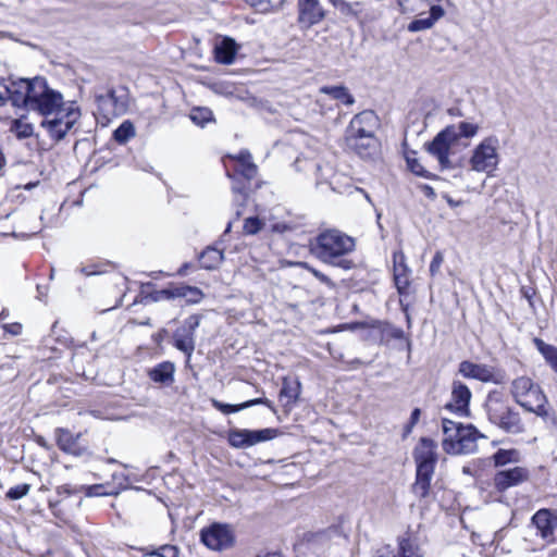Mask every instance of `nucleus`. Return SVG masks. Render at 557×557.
<instances>
[{
  "label": "nucleus",
  "mask_w": 557,
  "mask_h": 557,
  "mask_svg": "<svg viewBox=\"0 0 557 557\" xmlns=\"http://www.w3.org/2000/svg\"><path fill=\"white\" fill-rule=\"evenodd\" d=\"M355 249L356 240L354 237L337 230H329L314 238L310 250L323 263L351 270L355 268V262L348 256Z\"/></svg>",
  "instance_id": "obj_1"
},
{
  "label": "nucleus",
  "mask_w": 557,
  "mask_h": 557,
  "mask_svg": "<svg viewBox=\"0 0 557 557\" xmlns=\"http://www.w3.org/2000/svg\"><path fill=\"white\" fill-rule=\"evenodd\" d=\"M65 106H67V103L63 101L62 95L49 88L45 78H34L28 110L37 111L45 117H48Z\"/></svg>",
  "instance_id": "obj_2"
},
{
  "label": "nucleus",
  "mask_w": 557,
  "mask_h": 557,
  "mask_svg": "<svg viewBox=\"0 0 557 557\" xmlns=\"http://www.w3.org/2000/svg\"><path fill=\"white\" fill-rule=\"evenodd\" d=\"M499 139L496 136H487L476 145L469 159L470 170L478 173L492 175L499 164Z\"/></svg>",
  "instance_id": "obj_3"
},
{
  "label": "nucleus",
  "mask_w": 557,
  "mask_h": 557,
  "mask_svg": "<svg viewBox=\"0 0 557 557\" xmlns=\"http://www.w3.org/2000/svg\"><path fill=\"white\" fill-rule=\"evenodd\" d=\"M458 150L459 143L453 127H445L426 145V151L437 160L442 170L455 168L454 157Z\"/></svg>",
  "instance_id": "obj_4"
},
{
  "label": "nucleus",
  "mask_w": 557,
  "mask_h": 557,
  "mask_svg": "<svg viewBox=\"0 0 557 557\" xmlns=\"http://www.w3.org/2000/svg\"><path fill=\"white\" fill-rule=\"evenodd\" d=\"M79 117L81 111L78 107H76L74 102H70L51 116L44 117L40 125L53 140L60 141L66 136Z\"/></svg>",
  "instance_id": "obj_5"
},
{
  "label": "nucleus",
  "mask_w": 557,
  "mask_h": 557,
  "mask_svg": "<svg viewBox=\"0 0 557 557\" xmlns=\"http://www.w3.org/2000/svg\"><path fill=\"white\" fill-rule=\"evenodd\" d=\"M34 86V78H20L12 81L9 85L0 78V107L11 101L14 107H24L28 109L30 92Z\"/></svg>",
  "instance_id": "obj_6"
},
{
  "label": "nucleus",
  "mask_w": 557,
  "mask_h": 557,
  "mask_svg": "<svg viewBox=\"0 0 557 557\" xmlns=\"http://www.w3.org/2000/svg\"><path fill=\"white\" fill-rule=\"evenodd\" d=\"M201 542L211 550L222 552L234 546L235 533L226 523H212L201 530Z\"/></svg>",
  "instance_id": "obj_7"
},
{
  "label": "nucleus",
  "mask_w": 557,
  "mask_h": 557,
  "mask_svg": "<svg viewBox=\"0 0 557 557\" xmlns=\"http://www.w3.org/2000/svg\"><path fill=\"white\" fill-rule=\"evenodd\" d=\"M277 429L248 430L235 429L228 432V443L235 448H247L262 442L271 441L278 435Z\"/></svg>",
  "instance_id": "obj_8"
},
{
  "label": "nucleus",
  "mask_w": 557,
  "mask_h": 557,
  "mask_svg": "<svg viewBox=\"0 0 557 557\" xmlns=\"http://www.w3.org/2000/svg\"><path fill=\"white\" fill-rule=\"evenodd\" d=\"M199 324L200 317L193 314L186 318L183 324L173 333V345L186 355L187 363L190 361L196 347L195 333Z\"/></svg>",
  "instance_id": "obj_9"
},
{
  "label": "nucleus",
  "mask_w": 557,
  "mask_h": 557,
  "mask_svg": "<svg viewBox=\"0 0 557 557\" xmlns=\"http://www.w3.org/2000/svg\"><path fill=\"white\" fill-rule=\"evenodd\" d=\"M517 404L524 410L541 417L544 421L556 423V417L548 406L547 398L537 384L525 395L524 400H519Z\"/></svg>",
  "instance_id": "obj_10"
},
{
  "label": "nucleus",
  "mask_w": 557,
  "mask_h": 557,
  "mask_svg": "<svg viewBox=\"0 0 557 557\" xmlns=\"http://www.w3.org/2000/svg\"><path fill=\"white\" fill-rule=\"evenodd\" d=\"M458 372L467 379H473L483 383H503L504 376L494 367L483 363H474L469 360L459 363Z\"/></svg>",
  "instance_id": "obj_11"
},
{
  "label": "nucleus",
  "mask_w": 557,
  "mask_h": 557,
  "mask_svg": "<svg viewBox=\"0 0 557 557\" xmlns=\"http://www.w3.org/2000/svg\"><path fill=\"white\" fill-rule=\"evenodd\" d=\"M98 112L108 122L127 111V100L125 95H117L115 90L110 89L104 95L96 96Z\"/></svg>",
  "instance_id": "obj_12"
},
{
  "label": "nucleus",
  "mask_w": 557,
  "mask_h": 557,
  "mask_svg": "<svg viewBox=\"0 0 557 557\" xmlns=\"http://www.w3.org/2000/svg\"><path fill=\"white\" fill-rule=\"evenodd\" d=\"M377 117L373 111H363L356 114L346 129V140L356 141V138L375 137L374 131Z\"/></svg>",
  "instance_id": "obj_13"
},
{
  "label": "nucleus",
  "mask_w": 557,
  "mask_h": 557,
  "mask_svg": "<svg viewBox=\"0 0 557 557\" xmlns=\"http://www.w3.org/2000/svg\"><path fill=\"white\" fill-rule=\"evenodd\" d=\"M298 22L306 28L322 22L326 11L320 0H298Z\"/></svg>",
  "instance_id": "obj_14"
},
{
  "label": "nucleus",
  "mask_w": 557,
  "mask_h": 557,
  "mask_svg": "<svg viewBox=\"0 0 557 557\" xmlns=\"http://www.w3.org/2000/svg\"><path fill=\"white\" fill-rule=\"evenodd\" d=\"M437 444L429 437L420 438L414 447L413 457L418 469H435L437 462Z\"/></svg>",
  "instance_id": "obj_15"
},
{
  "label": "nucleus",
  "mask_w": 557,
  "mask_h": 557,
  "mask_svg": "<svg viewBox=\"0 0 557 557\" xmlns=\"http://www.w3.org/2000/svg\"><path fill=\"white\" fill-rule=\"evenodd\" d=\"M532 524L545 542H557V517L552 516L548 509L536 511L532 517Z\"/></svg>",
  "instance_id": "obj_16"
},
{
  "label": "nucleus",
  "mask_w": 557,
  "mask_h": 557,
  "mask_svg": "<svg viewBox=\"0 0 557 557\" xmlns=\"http://www.w3.org/2000/svg\"><path fill=\"white\" fill-rule=\"evenodd\" d=\"M530 473L527 468L515 467L498 471L494 475V486L498 492H505L529 480Z\"/></svg>",
  "instance_id": "obj_17"
},
{
  "label": "nucleus",
  "mask_w": 557,
  "mask_h": 557,
  "mask_svg": "<svg viewBox=\"0 0 557 557\" xmlns=\"http://www.w3.org/2000/svg\"><path fill=\"white\" fill-rule=\"evenodd\" d=\"M481 434L472 424L462 425L461 434L457 444L449 447L450 455L472 454L478 448V440L483 438Z\"/></svg>",
  "instance_id": "obj_18"
},
{
  "label": "nucleus",
  "mask_w": 557,
  "mask_h": 557,
  "mask_svg": "<svg viewBox=\"0 0 557 557\" xmlns=\"http://www.w3.org/2000/svg\"><path fill=\"white\" fill-rule=\"evenodd\" d=\"M471 392L469 387L460 381H454L451 385V398L446 405V409L460 416H467L469 412V403Z\"/></svg>",
  "instance_id": "obj_19"
},
{
  "label": "nucleus",
  "mask_w": 557,
  "mask_h": 557,
  "mask_svg": "<svg viewBox=\"0 0 557 557\" xmlns=\"http://www.w3.org/2000/svg\"><path fill=\"white\" fill-rule=\"evenodd\" d=\"M393 262L395 285L398 292L403 294L409 286V269L405 263V255L401 251H395Z\"/></svg>",
  "instance_id": "obj_20"
},
{
  "label": "nucleus",
  "mask_w": 557,
  "mask_h": 557,
  "mask_svg": "<svg viewBox=\"0 0 557 557\" xmlns=\"http://www.w3.org/2000/svg\"><path fill=\"white\" fill-rule=\"evenodd\" d=\"M510 408L511 407L506 404V401L502 398L499 393L493 392L488 394L487 399L485 401V410L488 420L493 424L497 422L498 418L505 414Z\"/></svg>",
  "instance_id": "obj_21"
},
{
  "label": "nucleus",
  "mask_w": 557,
  "mask_h": 557,
  "mask_svg": "<svg viewBox=\"0 0 557 557\" xmlns=\"http://www.w3.org/2000/svg\"><path fill=\"white\" fill-rule=\"evenodd\" d=\"M494 424L510 434H520L524 431V424L519 412L515 411L512 408L498 418L497 422Z\"/></svg>",
  "instance_id": "obj_22"
},
{
  "label": "nucleus",
  "mask_w": 557,
  "mask_h": 557,
  "mask_svg": "<svg viewBox=\"0 0 557 557\" xmlns=\"http://www.w3.org/2000/svg\"><path fill=\"white\" fill-rule=\"evenodd\" d=\"M434 474L433 469H418L416 481L412 484V493L420 499L426 498L431 491V481Z\"/></svg>",
  "instance_id": "obj_23"
},
{
  "label": "nucleus",
  "mask_w": 557,
  "mask_h": 557,
  "mask_svg": "<svg viewBox=\"0 0 557 557\" xmlns=\"http://www.w3.org/2000/svg\"><path fill=\"white\" fill-rule=\"evenodd\" d=\"M211 403H212V406L216 410L221 411L224 414H230V413L238 412V411H240L243 409H246V408H249V407H252V406H256V405H264V406L273 409L272 403L268 398H263V397L250 399V400H247V401H245L243 404H239V405L224 404V403H222L220 400H216V399H212Z\"/></svg>",
  "instance_id": "obj_24"
},
{
  "label": "nucleus",
  "mask_w": 557,
  "mask_h": 557,
  "mask_svg": "<svg viewBox=\"0 0 557 557\" xmlns=\"http://www.w3.org/2000/svg\"><path fill=\"white\" fill-rule=\"evenodd\" d=\"M462 424L459 422L451 421L447 418L442 419V429H443V449L449 454V447L451 445L457 444V441L461 434Z\"/></svg>",
  "instance_id": "obj_25"
},
{
  "label": "nucleus",
  "mask_w": 557,
  "mask_h": 557,
  "mask_svg": "<svg viewBox=\"0 0 557 557\" xmlns=\"http://www.w3.org/2000/svg\"><path fill=\"white\" fill-rule=\"evenodd\" d=\"M237 45L234 39L224 37L214 47L215 59L219 63L231 64L233 63L236 52Z\"/></svg>",
  "instance_id": "obj_26"
},
{
  "label": "nucleus",
  "mask_w": 557,
  "mask_h": 557,
  "mask_svg": "<svg viewBox=\"0 0 557 557\" xmlns=\"http://www.w3.org/2000/svg\"><path fill=\"white\" fill-rule=\"evenodd\" d=\"M444 9L441 5H432L430 15L425 17H419L410 22L408 25V30L414 33L430 29L434 23L444 15Z\"/></svg>",
  "instance_id": "obj_27"
},
{
  "label": "nucleus",
  "mask_w": 557,
  "mask_h": 557,
  "mask_svg": "<svg viewBox=\"0 0 557 557\" xmlns=\"http://www.w3.org/2000/svg\"><path fill=\"white\" fill-rule=\"evenodd\" d=\"M174 364L170 361H164L151 369L148 375L156 383L171 384L174 381Z\"/></svg>",
  "instance_id": "obj_28"
},
{
  "label": "nucleus",
  "mask_w": 557,
  "mask_h": 557,
  "mask_svg": "<svg viewBox=\"0 0 557 557\" xmlns=\"http://www.w3.org/2000/svg\"><path fill=\"white\" fill-rule=\"evenodd\" d=\"M348 148L357 152L362 158L371 157L377 148L375 137L356 138V141L346 140Z\"/></svg>",
  "instance_id": "obj_29"
},
{
  "label": "nucleus",
  "mask_w": 557,
  "mask_h": 557,
  "mask_svg": "<svg viewBox=\"0 0 557 557\" xmlns=\"http://www.w3.org/2000/svg\"><path fill=\"white\" fill-rule=\"evenodd\" d=\"M301 391V384L298 379H283V386L280 392L281 398H286V405H294L297 403Z\"/></svg>",
  "instance_id": "obj_30"
},
{
  "label": "nucleus",
  "mask_w": 557,
  "mask_h": 557,
  "mask_svg": "<svg viewBox=\"0 0 557 557\" xmlns=\"http://www.w3.org/2000/svg\"><path fill=\"white\" fill-rule=\"evenodd\" d=\"M238 161L237 171L247 180L256 177L258 169L257 165L251 161V154L247 150L240 151L236 157H233Z\"/></svg>",
  "instance_id": "obj_31"
},
{
  "label": "nucleus",
  "mask_w": 557,
  "mask_h": 557,
  "mask_svg": "<svg viewBox=\"0 0 557 557\" xmlns=\"http://www.w3.org/2000/svg\"><path fill=\"white\" fill-rule=\"evenodd\" d=\"M535 385L536 384L528 376L515 379L511 383V395L516 403L524 400L525 395L531 392Z\"/></svg>",
  "instance_id": "obj_32"
},
{
  "label": "nucleus",
  "mask_w": 557,
  "mask_h": 557,
  "mask_svg": "<svg viewBox=\"0 0 557 557\" xmlns=\"http://www.w3.org/2000/svg\"><path fill=\"white\" fill-rule=\"evenodd\" d=\"M199 260L203 269L212 270L215 269L223 261V252L220 249L208 247L200 255Z\"/></svg>",
  "instance_id": "obj_33"
},
{
  "label": "nucleus",
  "mask_w": 557,
  "mask_h": 557,
  "mask_svg": "<svg viewBox=\"0 0 557 557\" xmlns=\"http://www.w3.org/2000/svg\"><path fill=\"white\" fill-rule=\"evenodd\" d=\"M321 92L330 95L333 99L339 100L344 104L351 106L355 102L354 97L344 86H325L321 88Z\"/></svg>",
  "instance_id": "obj_34"
},
{
  "label": "nucleus",
  "mask_w": 557,
  "mask_h": 557,
  "mask_svg": "<svg viewBox=\"0 0 557 557\" xmlns=\"http://www.w3.org/2000/svg\"><path fill=\"white\" fill-rule=\"evenodd\" d=\"M534 345L537 350L542 354L545 361L553 368L557 364V347L546 344L541 338H534Z\"/></svg>",
  "instance_id": "obj_35"
},
{
  "label": "nucleus",
  "mask_w": 557,
  "mask_h": 557,
  "mask_svg": "<svg viewBox=\"0 0 557 557\" xmlns=\"http://www.w3.org/2000/svg\"><path fill=\"white\" fill-rule=\"evenodd\" d=\"M10 132L18 139H25L34 134V127L33 124L26 122L25 119H16L12 121Z\"/></svg>",
  "instance_id": "obj_36"
},
{
  "label": "nucleus",
  "mask_w": 557,
  "mask_h": 557,
  "mask_svg": "<svg viewBox=\"0 0 557 557\" xmlns=\"http://www.w3.org/2000/svg\"><path fill=\"white\" fill-rule=\"evenodd\" d=\"M456 133V140L459 143L461 138H472L479 132V125L470 122H460L459 124L449 125Z\"/></svg>",
  "instance_id": "obj_37"
},
{
  "label": "nucleus",
  "mask_w": 557,
  "mask_h": 557,
  "mask_svg": "<svg viewBox=\"0 0 557 557\" xmlns=\"http://www.w3.org/2000/svg\"><path fill=\"white\" fill-rule=\"evenodd\" d=\"M177 298H186L188 302L197 304L202 298V292L198 287L188 285H177L176 288Z\"/></svg>",
  "instance_id": "obj_38"
},
{
  "label": "nucleus",
  "mask_w": 557,
  "mask_h": 557,
  "mask_svg": "<svg viewBox=\"0 0 557 557\" xmlns=\"http://www.w3.org/2000/svg\"><path fill=\"white\" fill-rule=\"evenodd\" d=\"M135 136V127L132 122L124 121L113 134L114 139L120 144H125Z\"/></svg>",
  "instance_id": "obj_39"
},
{
  "label": "nucleus",
  "mask_w": 557,
  "mask_h": 557,
  "mask_svg": "<svg viewBox=\"0 0 557 557\" xmlns=\"http://www.w3.org/2000/svg\"><path fill=\"white\" fill-rule=\"evenodd\" d=\"M339 12L346 16H358L361 12L359 2L348 3L345 0H329Z\"/></svg>",
  "instance_id": "obj_40"
},
{
  "label": "nucleus",
  "mask_w": 557,
  "mask_h": 557,
  "mask_svg": "<svg viewBox=\"0 0 557 557\" xmlns=\"http://www.w3.org/2000/svg\"><path fill=\"white\" fill-rule=\"evenodd\" d=\"M495 466H505L509 462H518L519 461V451L516 449H499L494 456Z\"/></svg>",
  "instance_id": "obj_41"
},
{
  "label": "nucleus",
  "mask_w": 557,
  "mask_h": 557,
  "mask_svg": "<svg viewBox=\"0 0 557 557\" xmlns=\"http://www.w3.org/2000/svg\"><path fill=\"white\" fill-rule=\"evenodd\" d=\"M259 12H269L281 7L284 0H245Z\"/></svg>",
  "instance_id": "obj_42"
},
{
  "label": "nucleus",
  "mask_w": 557,
  "mask_h": 557,
  "mask_svg": "<svg viewBox=\"0 0 557 557\" xmlns=\"http://www.w3.org/2000/svg\"><path fill=\"white\" fill-rule=\"evenodd\" d=\"M140 557H178V549L173 545H163L158 549L144 553Z\"/></svg>",
  "instance_id": "obj_43"
},
{
  "label": "nucleus",
  "mask_w": 557,
  "mask_h": 557,
  "mask_svg": "<svg viewBox=\"0 0 557 557\" xmlns=\"http://www.w3.org/2000/svg\"><path fill=\"white\" fill-rule=\"evenodd\" d=\"M406 161H407V165L409 168V170L418 175V176H422V177H431V174L429 171H426L423 165L420 163V161L414 158L413 156H410V154H407L406 156Z\"/></svg>",
  "instance_id": "obj_44"
},
{
  "label": "nucleus",
  "mask_w": 557,
  "mask_h": 557,
  "mask_svg": "<svg viewBox=\"0 0 557 557\" xmlns=\"http://www.w3.org/2000/svg\"><path fill=\"white\" fill-rule=\"evenodd\" d=\"M58 445L62 450L67 451V453H73L74 451V448H73L74 442H73L72 434L69 431L59 430Z\"/></svg>",
  "instance_id": "obj_45"
},
{
  "label": "nucleus",
  "mask_w": 557,
  "mask_h": 557,
  "mask_svg": "<svg viewBox=\"0 0 557 557\" xmlns=\"http://www.w3.org/2000/svg\"><path fill=\"white\" fill-rule=\"evenodd\" d=\"M264 223L259 218H247L244 222V233L246 235H255L262 230Z\"/></svg>",
  "instance_id": "obj_46"
},
{
  "label": "nucleus",
  "mask_w": 557,
  "mask_h": 557,
  "mask_svg": "<svg viewBox=\"0 0 557 557\" xmlns=\"http://www.w3.org/2000/svg\"><path fill=\"white\" fill-rule=\"evenodd\" d=\"M400 557H421L419 549L414 546L410 540L403 539L399 542Z\"/></svg>",
  "instance_id": "obj_47"
},
{
  "label": "nucleus",
  "mask_w": 557,
  "mask_h": 557,
  "mask_svg": "<svg viewBox=\"0 0 557 557\" xmlns=\"http://www.w3.org/2000/svg\"><path fill=\"white\" fill-rule=\"evenodd\" d=\"M29 490H30L29 484H26V483L18 484V485L11 487L7 492V497L10 499H13V500H17V499H21L22 497L26 496L28 494Z\"/></svg>",
  "instance_id": "obj_48"
},
{
  "label": "nucleus",
  "mask_w": 557,
  "mask_h": 557,
  "mask_svg": "<svg viewBox=\"0 0 557 557\" xmlns=\"http://www.w3.org/2000/svg\"><path fill=\"white\" fill-rule=\"evenodd\" d=\"M176 288L177 286H170L168 288L157 290L151 295V297L154 301L177 298Z\"/></svg>",
  "instance_id": "obj_49"
},
{
  "label": "nucleus",
  "mask_w": 557,
  "mask_h": 557,
  "mask_svg": "<svg viewBox=\"0 0 557 557\" xmlns=\"http://www.w3.org/2000/svg\"><path fill=\"white\" fill-rule=\"evenodd\" d=\"M211 111L208 109H195L191 112V120L197 124H203L205 122H208L211 120Z\"/></svg>",
  "instance_id": "obj_50"
},
{
  "label": "nucleus",
  "mask_w": 557,
  "mask_h": 557,
  "mask_svg": "<svg viewBox=\"0 0 557 557\" xmlns=\"http://www.w3.org/2000/svg\"><path fill=\"white\" fill-rule=\"evenodd\" d=\"M373 557H397V554L391 545H382L376 548Z\"/></svg>",
  "instance_id": "obj_51"
},
{
  "label": "nucleus",
  "mask_w": 557,
  "mask_h": 557,
  "mask_svg": "<svg viewBox=\"0 0 557 557\" xmlns=\"http://www.w3.org/2000/svg\"><path fill=\"white\" fill-rule=\"evenodd\" d=\"M444 261V258H443V255L442 252L437 251L432 261H431V264H430V272L432 275H434L435 273H437L440 271V268L442 265Z\"/></svg>",
  "instance_id": "obj_52"
},
{
  "label": "nucleus",
  "mask_w": 557,
  "mask_h": 557,
  "mask_svg": "<svg viewBox=\"0 0 557 557\" xmlns=\"http://www.w3.org/2000/svg\"><path fill=\"white\" fill-rule=\"evenodd\" d=\"M234 194H235V200L238 201L242 206L245 203L247 195L244 191V188L233 185L232 187Z\"/></svg>",
  "instance_id": "obj_53"
},
{
  "label": "nucleus",
  "mask_w": 557,
  "mask_h": 557,
  "mask_svg": "<svg viewBox=\"0 0 557 557\" xmlns=\"http://www.w3.org/2000/svg\"><path fill=\"white\" fill-rule=\"evenodd\" d=\"M419 188H420V190L422 191V194L425 197H428V198H430L432 200H434L436 198V194H435L434 188L432 186L426 185V184H422V185L419 186Z\"/></svg>",
  "instance_id": "obj_54"
},
{
  "label": "nucleus",
  "mask_w": 557,
  "mask_h": 557,
  "mask_svg": "<svg viewBox=\"0 0 557 557\" xmlns=\"http://www.w3.org/2000/svg\"><path fill=\"white\" fill-rule=\"evenodd\" d=\"M311 273L322 283H325V284H331V280L325 275L323 274L322 272L315 270V269H310Z\"/></svg>",
  "instance_id": "obj_55"
},
{
  "label": "nucleus",
  "mask_w": 557,
  "mask_h": 557,
  "mask_svg": "<svg viewBox=\"0 0 557 557\" xmlns=\"http://www.w3.org/2000/svg\"><path fill=\"white\" fill-rule=\"evenodd\" d=\"M443 198L451 208L461 206L463 203L462 200H454L448 194H443Z\"/></svg>",
  "instance_id": "obj_56"
},
{
  "label": "nucleus",
  "mask_w": 557,
  "mask_h": 557,
  "mask_svg": "<svg viewBox=\"0 0 557 557\" xmlns=\"http://www.w3.org/2000/svg\"><path fill=\"white\" fill-rule=\"evenodd\" d=\"M101 488H102V485L90 486L88 495L99 496V495H108L109 494V493L100 492Z\"/></svg>",
  "instance_id": "obj_57"
},
{
  "label": "nucleus",
  "mask_w": 557,
  "mask_h": 557,
  "mask_svg": "<svg viewBox=\"0 0 557 557\" xmlns=\"http://www.w3.org/2000/svg\"><path fill=\"white\" fill-rule=\"evenodd\" d=\"M22 325L18 323L12 324L8 327V331L12 333L13 335H17L21 333Z\"/></svg>",
  "instance_id": "obj_58"
},
{
  "label": "nucleus",
  "mask_w": 557,
  "mask_h": 557,
  "mask_svg": "<svg viewBox=\"0 0 557 557\" xmlns=\"http://www.w3.org/2000/svg\"><path fill=\"white\" fill-rule=\"evenodd\" d=\"M81 272L87 276L99 274V271L92 270L91 268L84 267L81 268Z\"/></svg>",
  "instance_id": "obj_59"
},
{
  "label": "nucleus",
  "mask_w": 557,
  "mask_h": 557,
  "mask_svg": "<svg viewBox=\"0 0 557 557\" xmlns=\"http://www.w3.org/2000/svg\"><path fill=\"white\" fill-rule=\"evenodd\" d=\"M420 417V409L416 408L411 413V423H417Z\"/></svg>",
  "instance_id": "obj_60"
},
{
  "label": "nucleus",
  "mask_w": 557,
  "mask_h": 557,
  "mask_svg": "<svg viewBox=\"0 0 557 557\" xmlns=\"http://www.w3.org/2000/svg\"><path fill=\"white\" fill-rule=\"evenodd\" d=\"M187 269H188V263L183 264V265L180 268L178 272H177V273H178V275H185V274H186Z\"/></svg>",
  "instance_id": "obj_61"
},
{
  "label": "nucleus",
  "mask_w": 557,
  "mask_h": 557,
  "mask_svg": "<svg viewBox=\"0 0 557 557\" xmlns=\"http://www.w3.org/2000/svg\"><path fill=\"white\" fill-rule=\"evenodd\" d=\"M409 0H398V4L399 7H401L403 11H406L408 8H407V2Z\"/></svg>",
  "instance_id": "obj_62"
},
{
  "label": "nucleus",
  "mask_w": 557,
  "mask_h": 557,
  "mask_svg": "<svg viewBox=\"0 0 557 557\" xmlns=\"http://www.w3.org/2000/svg\"><path fill=\"white\" fill-rule=\"evenodd\" d=\"M259 557H282V555L278 554V553H267V554H264L262 556H259Z\"/></svg>",
  "instance_id": "obj_63"
},
{
  "label": "nucleus",
  "mask_w": 557,
  "mask_h": 557,
  "mask_svg": "<svg viewBox=\"0 0 557 557\" xmlns=\"http://www.w3.org/2000/svg\"><path fill=\"white\" fill-rule=\"evenodd\" d=\"M557 373V364L552 368Z\"/></svg>",
  "instance_id": "obj_64"
}]
</instances>
